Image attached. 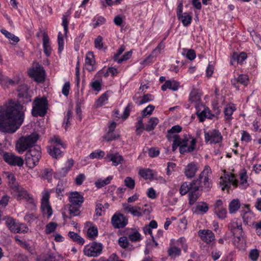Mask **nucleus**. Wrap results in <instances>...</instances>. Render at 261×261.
Returning <instances> with one entry per match:
<instances>
[{"mask_svg": "<svg viewBox=\"0 0 261 261\" xmlns=\"http://www.w3.org/2000/svg\"><path fill=\"white\" fill-rule=\"evenodd\" d=\"M57 226V224L55 222H50L46 226L45 232L46 234H49L54 231Z\"/></svg>", "mask_w": 261, "mask_h": 261, "instance_id": "54", "label": "nucleus"}, {"mask_svg": "<svg viewBox=\"0 0 261 261\" xmlns=\"http://www.w3.org/2000/svg\"><path fill=\"white\" fill-rule=\"evenodd\" d=\"M198 190H191L188 194L189 204L193 205L200 196Z\"/></svg>", "mask_w": 261, "mask_h": 261, "instance_id": "32", "label": "nucleus"}, {"mask_svg": "<svg viewBox=\"0 0 261 261\" xmlns=\"http://www.w3.org/2000/svg\"><path fill=\"white\" fill-rule=\"evenodd\" d=\"M29 88L27 85H20L17 89V97L19 103H27L31 101V96L29 94Z\"/></svg>", "mask_w": 261, "mask_h": 261, "instance_id": "9", "label": "nucleus"}, {"mask_svg": "<svg viewBox=\"0 0 261 261\" xmlns=\"http://www.w3.org/2000/svg\"><path fill=\"white\" fill-rule=\"evenodd\" d=\"M239 83L246 86L249 82L248 75L246 74H240L237 79Z\"/></svg>", "mask_w": 261, "mask_h": 261, "instance_id": "53", "label": "nucleus"}, {"mask_svg": "<svg viewBox=\"0 0 261 261\" xmlns=\"http://www.w3.org/2000/svg\"><path fill=\"white\" fill-rule=\"evenodd\" d=\"M108 99V96L107 92H105V93L102 94L101 96L97 100L96 103V107H99L102 106L103 104L105 103Z\"/></svg>", "mask_w": 261, "mask_h": 261, "instance_id": "45", "label": "nucleus"}, {"mask_svg": "<svg viewBox=\"0 0 261 261\" xmlns=\"http://www.w3.org/2000/svg\"><path fill=\"white\" fill-rule=\"evenodd\" d=\"M174 139L172 144V150L174 151L178 146L179 147V152L181 154L186 152H191L195 148L196 141L195 139L190 138V140L185 136L184 139H181L179 136L174 135L173 136Z\"/></svg>", "mask_w": 261, "mask_h": 261, "instance_id": "2", "label": "nucleus"}, {"mask_svg": "<svg viewBox=\"0 0 261 261\" xmlns=\"http://www.w3.org/2000/svg\"><path fill=\"white\" fill-rule=\"evenodd\" d=\"M111 223L115 228H122L127 224V219L122 214L115 213L111 219Z\"/></svg>", "mask_w": 261, "mask_h": 261, "instance_id": "13", "label": "nucleus"}, {"mask_svg": "<svg viewBox=\"0 0 261 261\" xmlns=\"http://www.w3.org/2000/svg\"><path fill=\"white\" fill-rule=\"evenodd\" d=\"M179 87V83L175 81H166L164 85L162 86L161 89L163 91H166L169 89L172 91H176Z\"/></svg>", "mask_w": 261, "mask_h": 261, "instance_id": "24", "label": "nucleus"}, {"mask_svg": "<svg viewBox=\"0 0 261 261\" xmlns=\"http://www.w3.org/2000/svg\"><path fill=\"white\" fill-rule=\"evenodd\" d=\"M119 135H116L113 132L108 131L106 135L102 137L103 140L109 142L112 140L117 139L119 138Z\"/></svg>", "mask_w": 261, "mask_h": 261, "instance_id": "44", "label": "nucleus"}, {"mask_svg": "<svg viewBox=\"0 0 261 261\" xmlns=\"http://www.w3.org/2000/svg\"><path fill=\"white\" fill-rule=\"evenodd\" d=\"M4 160L12 166H21L23 164V159L19 156L15 155L10 152H5L3 154Z\"/></svg>", "mask_w": 261, "mask_h": 261, "instance_id": "12", "label": "nucleus"}, {"mask_svg": "<svg viewBox=\"0 0 261 261\" xmlns=\"http://www.w3.org/2000/svg\"><path fill=\"white\" fill-rule=\"evenodd\" d=\"M41 208L43 215H46L47 217H50L53 214V210L49 203L41 204Z\"/></svg>", "mask_w": 261, "mask_h": 261, "instance_id": "37", "label": "nucleus"}, {"mask_svg": "<svg viewBox=\"0 0 261 261\" xmlns=\"http://www.w3.org/2000/svg\"><path fill=\"white\" fill-rule=\"evenodd\" d=\"M63 257L54 253L47 254L37 258V261H62Z\"/></svg>", "mask_w": 261, "mask_h": 261, "instance_id": "20", "label": "nucleus"}, {"mask_svg": "<svg viewBox=\"0 0 261 261\" xmlns=\"http://www.w3.org/2000/svg\"><path fill=\"white\" fill-rule=\"evenodd\" d=\"M200 188V181L193 180L191 182H185L180 186L179 193L181 195L186 194L191 190H199Z\"/></svg>", "mask_w": 261, "mask_h": 261, "instance_id": "10", "label": "nucleus"}, {"mask_svg": "<svg viewBox=\"0 0 261 261\" xmlns=\"http://www.w3.org/2000/svg\"><path fill=\"white\" fill-rule=\"evenodd\" d=\"M209 110L208 109L204 108L203 110H202L201 112H199V111H197L196 113L197 116L199 119L200 121L202 122L204 120L205 118H211L210 116L206 114L207 111H208ZM209 114V113H208Z\"/></svg>", "mask_w": 261, "mask_h": 261, "instance_id": "47", "label": "nucleus"}, {"mask_svg": "<svg viewBox=\"0 0 261 261\" xmlns=\"http://www.w3.org/2000/svg\"><path fill=\"white\" fill-rule=\"evenodd\" d=\"M50 141L56 145L55 146H58V145H60L64 149L65 148V147H66L65 145L62 142L61 139L58 136H54L50 139Z\"/></svg>", "mask_w": 261, "mask_h": 261, "instance_id": "62", "label": "nucleus"}, {"mask_svg": "<svg viewBox=\"0 0 261 261\" xmlns=\"http://www.w3.org/2000/svg\"><path fill=\"white\" fill-rule=\"evenodd\" d=\"M5 220L6 225L9 228V229L12 232L14 233V231H16V227L18 223H16L15 220L12 217L9 216H6L4 218Z\"/></svg>", "mask_w": 261, "mask_h": 261, "instance_id": "25", "label": "nucleus"}, {"mask_svg": "<svg viewBox=\"0 0 261 261\" xmlns=\"http://www.w3.org/2000/svg\"><path fill=\"white\" fill-rule=\"evenodd\" d=\"M204 139L206 143L210 142V144H216L221 142L222 136L218 130L213 129L208 132H204Z\"/></svg>", "mask_w": 261, "mask_h": 261, "instance_id": "11", "label": "nucleus"}, {"mask_svg": "<svg viewBox=\"0 0 261 261\" xmlns=\"http://www.w3.org/2000/svg\"><path fill=\"white\" fill-rule=\"evenodd\" d=\"M177 16L179 19L181 20L183 25L185 27L189 25L192 19V16L187 13H182L180 15Z\"/></svg>", "mask_w": 261, "mask_h": 261, "instance_id": "30", "label": "nucleus"}, {"mask_svg": "<svg viewBox=\"0 0 261 261\" xmlns=\"http://www.w3.org/2000/svg\"><path fill=\"white\" fill-rule=\"evenodd\" d=\"M38 139L39 135L36 133L21 137L16 143V150L19 153H22L29 148L34 147Z\"/></svg>", "mask_w": 261, "mask_h": 261, "instance_id": "3", "label": "nucleus"}, {"mask_svg": "<svg viewBox=\"0 0 261 261\" xmlns=\"http://www.w3.org/2000/svg\"><path fill=\"white\" fill-rule=\"evenodd\" d=\"M200 100V96L199 94L196 91H192L190 94L189 101L195 103L196 108H197V105L199 104Z\"/></svg>", "mask_w": 261, "mask_h": 261, "instance_id": "39", "label": "nucleus"}, {"mask_svg": "<svg viewBox=\"0 0 261 261\" xmlns=\"http://www.w3.org/2000/svg\"><path fill=\"white\" fill-rule=\"evenodd\" d=\"M98 230L96 227H91L87 230V235L89 238L93 239L97 236Z\"/></svg>", "mask_w": 261, "mask_h": 261, "instance_id": "50", "label": "nucleus"}, {"mask_svg": "<svg viewBox=\"0 0 261 261\" xmlns=\"http://www.w3.org/2000/svg\"><path fill=\"white\" fill-rule=\"evenodd\" d=\"M105 154V153L104 151L101 150H96L91 153L89 155V157L91 159H101L104 156Z\"/></svg>", "mask_w": 261, "mask_h": 261, "instance_id": "43", "label": "nucleus"}, {"mask_svg": "<svg viewBox=\"0 0 261 261\" xmlns=\"http://www.w3.org/2000/svg\"><path fill=\"white\" fill-rule=\"evenodd\" d=\"M43 47L44 53L47 56H49L52 49L49 43V37L45 33L43 34Z\"/></svg>", "mask_w": 261, "mask_h": 261, "instance_id": "22", "label": "nucleus"}, {"mask_svg": "<svg viewBox=\"0 0 261 261\" xmlns=\"http://www.w3.org/2000/svg\"><path fill=\"white\" fill-rule=\"evenodd\" d=\"M176 245L180 248L183 249V250L186 252L188 249V245L186 244V240L184 238H179L176 242Z\"/></svg>", "mask_w": 261, "mask_h": 261, "instance_id": "51", "label": "nucleus"}, {"mask_svg": "<svg viewBox=\"0 0 261 261\" xmlns=\"http://www.w3.org/2000/svg\"><path fill=\"white\" fill-rule=\"evenodd\" d=\"M132 56V51L130 50L124 53V55L120 57H118V59H115L114 61H116L118 64H122L125 61L128 60L131 58Z\"/></svg>", "mask_w": 261, "mask_h": 261, "instance_id": "38", "label": "nucleus"}, {"mask_svg": "<svg viewBox=\"0 0 261 261\" xmlns=\"http://www.w3.org/2000/svg\"><path fill=\"white\" fill-rule=\"evenodd\" d=\"M208 204L205 202L198 203L196 207V210L202 213H206L208 211Z\"/></svg>", "mask_w": 261, "mask_h": 261, "instance_id": "42", "label": "nucleus"}, {"mask_svg": "<svg viewBox=\"0 0 261 261\" xmlns=\"http://www.w3.org/2000/svg\"><path fill=\"white\" fill-rule=\"evenodd\" d=\"M102 249V246L101 244L93 242L90 247H85L84 253L88 256L96 257L101 253Z\"/></svg>", "mask_w": 261, "mask_h": 261, "instance_id": "8", "label": "nucleus"}, {"mask_svg": "<svg viewBox=\"0 0 261 261\" xmlns=\"http://www.w3.org/2000/svg\"><path fill=\"white\" fill-rule=\"evenodd\" d=\"M1 32L6 37L13 42L17 43L19 41V39L18 37L15 36L13 34L11 33L5 29H1Z\"/></svg>", "mask_w": 261, "mask_h": 261, "instance_id": "33", "label": "nucleus"}, {"mask_svg": "<svg viewBox=\"0 0 261 261\" xmlns=\"http://www.w3.org/2000/svg\"><path fill=\"white\" fill-rule=\"evenodd\" d=\"M64 191V187L62 182H59L57 186L56 192L58 197L60 199L63 197V192Z\"/></svg>", "mask_w": 261, "mask_h": 261, "instance_id": "49", "label": "nucleus"}, {"mask_svg": "<svg viewBox=\"0 0 261 261\" xmlns=\"http://www.w3.org/2000/svg\"><path fill=\"white\" fill-rule=\"evenodd\" d=\"M58 51L61 53L64 48V39L62 34L59 32L58 36Z\"/></svg>", "mask_w": 261, "mask_h": 261, "instance_id": "52", "label": "nucleus"}, {"mask_svg": "<svg viewBox=\"0 0 261 261\" xmlns=\"http://www.w3.org/2000/svg\"><path fill=\"white\" fill-rule=\"evenodd\" d=\"M9 199L10 196L7 195H4L0 200V208L5 207L9 201Z\"/></svg>", "mask_w": 261, "mask_h": 261, "instance_id": "59", "label": "nucleus"}, {"mask_svg": "<svg viewBox=\"0 0 261 261\" xmlns=\"http://www.w3.org/2000/svg\"><path fill=\"white\" fill-rule=\"evenodd\" d=\"M16 229V231H14V233H24L27 232L29 229L25 224L22 223H18Z\"/></svg>", "mask_w": 261, "mask_h": 261, "instance_id": "58", "label": "nucleus"}, {"mask_svg": "<svg viewBox=\"0 0 261 261\" xmlns=\"http://www.w3.org/2000/svg\"><path fill=\"white\" fill-rule=\"evenodd\" d=\"M106 159H107L109 161H112L114 166H117L121 163L123 160V157L118 153L114 154H108L106 155Z\"/></svg>", "mask_w": 261, "mask_h": 261, "instance_id": "23", "label": "nucleus"}, {"mask_svg": "<svg viewBox=\"0 0 261 261\" xmlns=\"http://www.w3.org/2000/svg\"><path fill=\"white\" fill-rule=\"evenodd\" d=\"M236 108L234 106L228 105L224 109V114L225 118L227 120H230L232 119L231 115L233 112L235 111Z\"/></svg>", "mask_w": 261, "mask_h": 261, "instance_id": "35", "label": "nucleus"}, {"mask_svg": "<svg viewBox=\"0 0 261 261\" xmlns=\"http://www.w3.org/2000/svg\"><path fill=\"white\" fill-rule=\"evenodd\" d=\"M112 178V176H108L105 179H99L95 182V186L97 188H101L105 186L110 184Z\"/></svg>", "mask_w": 261, "mask_h": 261, "instance_id": "36", "label": "nucleus"}, {"mask_svg": "<svg viewBox=\"0 0 261 261\" xmlns=\"http://www.w3.org/2000/svg\"><path fill=\"white\" fill-rule=\"evenodd\" d=\"M240 207V203L238 199H233L229 205V211L230 213H235Z\"/></svg>", "mask_w": 261, "mask_h": 261, "instance_id": "34", "label": "nucleus"}, {"mask_svg": "<svg viewBox=\"0 0 261 261\" xmlns=\"http://www.w3.org/2000/svg\"><path fill=\"white\" fill-rule=\"evenodd\" d=\"M209 169L208 167H205L203 171L200 174L199 178L197 179L200 181V184L201 182L203 183L204 187L207 190L211 187V184L209 181V178L208 177V172ZM201 186L200 185V187Z\"/></svg>", "mask_w": 261, "mask_h": 261, "instance_id": "18", "label": "nucleus"}, {"mask_svg": "<svg viewBox=\"0 0 261 261\" xmlns=\"http://www.w3.org/2000/svg\"><path fill=\"white\" fill-rule=\"evenodd\" d=\"M50 194L49 192L45 190L43 191L42 193V197L41 199V204H47L49 203V198Z\"/></svg>", "mask_w": 261, "mask_h": 261, "instance_id": "56", "label": "nucleus"}, {"mask_svg": "<svg viewBox=\"0 0 261 261\" xmlns=\"http://www.w3.org/2000/svg\"><path fill=\"white\" fill-rule=\"evenodd\" d=\"M29 76L38 83L44 82L45 70L42 66H33L28 71Z\"/></svg>", "mask_w": 261, "mask_h": 261, "instance_id": "7", "label": "nucleus"}, {"mask_svg": "<svg viewBox=\"0 0 261 261\" xmlns=\"http://www.w3.org/2000/svg\"><path fill=\"white\" fill-rule=\"evenodd\" d=\"M48 101L45 97H36L33 102L32 114L34 117H44L47 113Z\"/></svg>", "mask_w": 261, "mask_h": 261, "instance_id": "5", "label": "nucleus"}, {"mask_svg": "<svg viewBox=\"0 0 261 261\" xmlns=\"http://www.w3.org/2000/svg\"><path fill=\"white\" fill-rule=\"evenodd\" d=\"M159 123V119L156 117H151L146 125L145 129L147 132L153 130Z\"/></svg>", "mask_w": 261, "mask_h": 261, "instance_id": "29", "label": "nucleus"}, {"mask_svg": "<svg viewBox=\"0 0 261 261\" xmlns=\"http://www.w3.org/2000/svg\"><path fill=\"white\" fill-rule=\"evenodd\" d=\"M9 77L2 74L0 72V84L4 88L8 87Z\"/></svg>", "mask_w": 261, "mask_h": 261, "instance_id": "57", "label": "nucleus"}, {"mask_svg": "<svg viewBox=\"0 0 261 261\" xmlns=\"http://www.w3.org/2000/svg\"><path fill=\"white\" fill-rule=\"evenodd\" d=\"M105 206L101 203H96L95 207V213L97 216L100 217L102 216V212L104 211Z\"/></svg>", "mask_w": 261, "mask_h": 261, "instance_id": "64", "label": "nucleus"}, {"mask_svg": "<svg viewBox=\"0 0 261 261\" xmlns=\"http://www.w3.org/2000/svg\"><path fill=\"white\" fill-rule=\"evenodd\" d=\"M167 252L169 256L175 258L180 255L181 249L177 245H172L168 249Z\"/></svg>", "mask_w": 261, "mask_h": 261, "instance_id": "28", "label": "nucleus"}, {"mask_svg": "<svg viewBox=\"0 0 261 261\" xmlns=\"http://www.w3.org/2000/svg\"><path fill=\"white\" fill-rule=\"evenodd\" d=\"M140 234L138 231L133 232L128 235L129 240L133 242L138 241L140 240Z\"/></svg>", "mask_w": 261, "mask_h": 261, "instance_id": "61", "label": "nucleus"}, {"mask_svg": "<svg viewBox=\"0 0 261 261\" xmlns=\"http://www.w3.org/2000/svg\"><path fill=\"white\" fill-rule=\"evenodd\" d=\"M84 197L77 192H71L69 196L70 204L81 206L84 202Z\"/></svg>", "mask_w": 261, "mask_h": 261, "instance_id": "17", "label": "nucleus"}, {"mask_svg": "<svg viewBox=\"0 0 261 261\" xmlns=\"http://www.w3.org/2000/svg\"><path fill=\"white\" fill-rule=\"evenodd\" d=\"M154 109V106L150 105L148 106L142 111L143 116L145 117L147 115H151Z\"/></svg>", "mask_w": 261, "mask_h": 261, "instance_id": "63", "label": "nucleus"}, {"mask_svg": "<svg viewBox=\"0 0 261 261\" xmlns=\"http://www.w3.org/2000/svg\"><path fill=\"white\" fill-rule=\"evenodd\" d=\"M81 206L73 205V204H66L64 206V210L67 211L68 215H67L66 213L63 212L62 215L64 219H71L72 217L77 216L80 215L81 211L80 207Z\"/></svg>", "mask_w": 261, "mask_h": 261, "instance_id": "15", "label": "nucleus"}, {"mask_svg": "<svg viewBox=\"0 0 261 261\" xmlns=\"http://www.w3.org/2000/svg\"><path fill=\"white\" fill-rule=\"evenodd\" d=\"M228 228L236 236L234 240V245L239 249H242L245 247V242L243 237V230L241 223H238L236 221H232L228 224Z\"/></svg>", "mask_w": 261, "mask_h": 261, "instance_id": "4", "label": "nucleus"}, {"mask_svg": "<svg viewBox=\"0 0 261 261\" xmlns=\"http://www.w3.org/2000/svg\"><path fill=\"white\" fill-rule=\"evenodd\" d=\"M198 233L200 239L206 244H210L215 242V237L214 233L211 230H200Z\"/></svg>", "mask_w": 261, "mask_h": 261, "instance_id": "16", "label": "nucleus"}, {"mask_svg": "<svg viewBox=\"0 0 261 261\" xmlns=\"http://www.w3.org/2000/svg\"><path fill=\"white\" fill-rule=\"evenodd\" d=\"M12 191L16 193V198L18 200L23 199L30 203H33L34 202L33 197L22 187L13 186L12 187Z\"/></svg>", "mask_w": 261, "mask_h": 261, "instance_id": "14", "label": "nucleus"}, {"mask_svg": "<svg viewBox=\"0 0 261 261\" xmlns=\"http://www.w3.org/2000/svg\"><path fill=\"white\" fill-rule=\"evenodd\" d=\"M25 110L19 101L9 99L5 109L0 108V129L14 133L22 124Z\"/></svg>", "mask_w": 261, "mask_h": 261, "instance_id": "1", "label": "nucleus"}, {"mask_svg": "<svg viewBox=\"0 0 261 261\" xmlns=\"http://www.w3.org/2000/svg\"><path fill=\"white\" fill-rule=\"evenodd\" d=\"M259 256V251L256 249H251L249 252V258L252 261H257Z\"/></svg>", "mask_w": 261, "mask_h": 261, "instance_id": "46", "label": "nucleus"}, {"mask_svg": "<svg viewBox=\"0 0 261 261\" xmlns=\"http://www.w3.org/2000/svg\"><path fill=\"white\" fill-rule=\"evenodd\" d=\"M124 185L128 188L133 189L135 186V182L130 177H126L124 180Z\"/></svg>", "mask_w": 261, "mask_h": 261, "instance_id": "55", "label": "nucleus"}, {"mask_svg": "<svg viewBox=\"0 0 261 261\" xmlns=\"http://www.w3.org/2000/svg\"><path fill=\"white\" fill-rule=\"evenodd\" d=\"M247 57V54L245 52H242L240 54H238L237 53H234L232 56V60L231 61V64L235 63L237 62V64H243V61L246 59Z\"/></svg>", "mask_w": 261, "mask_h": 261, "instance_id": "27", "label": "nucleus"}, {"mask_svg": "<svg viewBox=\"0 0 261 261\" xmlns=\"http://www.w3.org/2000/svg\"><path fill=\"white\" fill-rule=\"evenodd\" d=\"M68 237L74 242L77 244L83 245L85 241L83 238L80 236L77 233L73 231H69L68 232Z\"/></svg>", "mask_w": 261, "mask_h": 261, "instance_id": "31", "label": "nucleus"}, {"mask_svg": "<svg viewBox=\"0 0 261 261\" xmlns=\"http://www.w3.org/2000/svg\"><path fill=\"white\" fill-rule=\"evenodd\" d=\"M47 151L49 154L54 158L56 159L61 158L63 155V152L55 146H50L47 147Z\"/></svg>", "mask_w": 261, "mask_h": 261, "instance_id": "26", "label": "nucleus"}, {"mask_svg": "<svg viewBox=\"0 0 261 261\" xmlns=\"http://www.w3.org/2000/svg\"><path fill=\"white\" fill-rule=\"evenodd\" d=\"M22 247L28 250L31 254H34L36 253L35 249L33 245H31L26 242L22 243Z\"/></svg>", "mask_w": 261, "mask_h": 261, "instance_id": "60", "label": "nucleus"}, {"mask_svg": "<svg viewBox=\"0 0 261 261\" xmlns=\"http://www.w3.org/2000/svg\"><path fill=\"white\" fill-rule=\"evenodd\" d=\"M214 213L220 219H223L226 217L227 211L224 207L214 210Z\"/></svg>", "mask_w": 261, "mask_h": 261, "instance_id": "41", "label": "nucleus"}, {"mask_svg": "<svg viewBox=\"0 0 261 261\" xmlns=\"http://www.w3.org/2000/svg\"><path fill=\"white\" fill-rule=\"evenodd\" d=\"M197 171V167L194 163L189 164L185 169V174L188 178H192Z\"/></svg>", "mask_w": 261, "mask_h": 261, "instance_id": "21", "label": "nucleus"}, {"mask_svg": "<svg viewBox=\"0 0 261 261\" xmlns=\"http://www.w3.org/2000/svg\"><path fill=\"white\" fill-rule=\"evenodd\" d=\"M139 174L145 179H150L153 177L152 171L149 169L140 170Z\"/></svg>", "mask_w": 261, "mask_h": 261, "instance_id": "40", "label": "nucleus"}, {"mask_svg": "<svg viewBox=\"0 0 261 261\" xmlns=\"http://www.w3.org/2000/svg\"><path fill=\"white\" fill-rule=\"evenodd\" d=\"M122 206L124 211H127L130 213L134 216L138 217L142 216V213L140 212L142 208L140 207L137 206H132L127 203H123Z\"/></svg>", "mask_w": 261, "mask_h": 261, "instance_id": "19", "label": "nucleus"}, {"mask_svg": "<svg viewBox=\"0 0 261 261\" xmlns=\"http://www.w3.org/2000/svg\"><path fill=\"white\" fill-rule=\"evenodd\" d=\"M41 157V148L39 146H35L25 154V164L30 168L36 166Z\"/></svg>", "mask_w": 261, "mask_h": 261, "instance_id": "6", "label": "nucleus"}, {"mask_svg": "<svg viewBox=\"0 0 261 261\" xmlns=\"http://www.w3.org/2000/svg\"><path fill=\"white\" fill-rule=\"evenodd\" d=\"M95 63L94 55L92 52H88L86 55L85 64L87 65H93Z\"/></svg>", "mask_w": 261, "mask_h": 261, "instance_id": "48", "label": "nucleus"}]
</instances>
